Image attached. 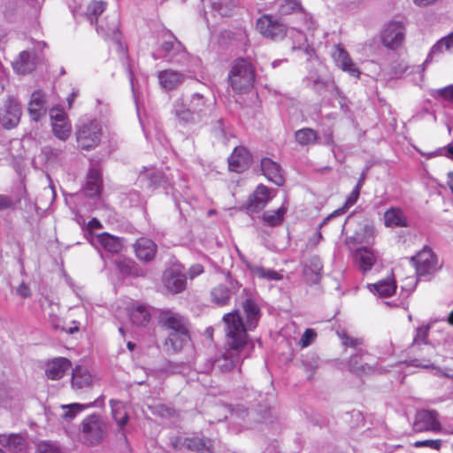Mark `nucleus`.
I'll use <instances>...</instances> for the list:
<instances>
[{
    "instance_id": "f257e3e1",
    "label": "nucleus",
    "mask_w": 453,
    "mask_h": 453,
    "mask_svg": "<svg viewBox=\"0 0 453 453\" xmlns=\"http://www.w3.org/2000/svg\"><path fill=\"white\" fill-rule=\"evenodd\" d=\"M246 317L247 327L238 310L224 314L222 320L225 324V335L226 349L223 355L224 371L232 370L239 362L240 352L246 347L249 341L247 330H252L260 319V309L251 297L246 298L242 303Z\"/></svg>"
},
{
    "instance_id": "f03ea898",
    "label": "nucleus",
    "mask_w": 453,
    "mask_h": 453,
    "mask_svg": "<svg viewBox=\"0 0 453 453\" xmlns=\"http://www.w3.org/2000/svg\"><path fill=\"white\" fill-rule=\"evenodd\" d=\"M157 319L158 325L167 332L165 345L173 353L180 352L191 341L188 319L171 310L162 311Z\"/></svg>"
},
{
    "instance_id": "7ed1b4c3",
    "label": "nucleus",
    "mask_w": 453,
    "mask_h": 453,
    "mask_svg": "<svg viewBox=\"0 0 453 453\" xmlns=\"http://www.w3.org/2000/svg\"><path fill=\"white\" fill-rule=\"evenodd\" d=\"M255 81L256 67L250 59L241 57L232 62L227 74V83L234 93L250 92Z\"/></svg>"
},
{
    "instance_id": "20e7f679",
    "label": "nucleus",
    "mask_w": 453,
    "mask_h": 453,
    "mask_svg": "<svg viewBox=\"0 0 453 453\" xmlns=\"http://www.w3.org/2000/svg\"><path fill=\"white\" fill-rule=\"evenodd\" d=\"M81 439L86 445L96 446L106 437L107 425L98 414L87 416L81 424Z\"/></svg>"
},
{
    "instance_id": "39448f33",
    "label": "nucleus",
    "mask_w": 453,
    "mask_h": 453,
    "mask_svg": "<svg viewBox=\"0 0 453 453\" xmlns=\"http://www.w3.org/2000/svg\"><path fill=\"white\" fill-rule=\"evenodd\" d=\"M411 262L418 277L432 275L441 267L436 254L428 246H425L415 256L411 257Z\"/></svg>"
},
{
    "instance_id": "423d86ee",
    "label": "nucleus",
    "mask_w": 453,
    "mask_h": 453,
    "mask_svg": "<svg viewBox=\"0 0 453 453\" xmlns=\"http://www.w3.org/2000/svg\"><path fill=\"white\" fill-rule=\"evenodd\" d=\"M257 31L265 38L276 41L287 35V26L271 14H263L256 23Z\"/></svg>"
},
{
    "instance_id": "0eeeda50",
    "label": "nucleus",
    "mask_w": 453,
    "mask_h": 453,
    "mask_svg": "<svg viewBox=\"0 0 453 453\" xmlns=\"http://www.w3.org/2000/svg\"><path fill=\"white\" fill-rule=\"evenodd\" d=\"M22 106L13 96H9L0 109V124L5 130L16 128L22 117Z\"/></svg>"
},
{
    "instance_id": "6e6552de",
    "label": "nucleus",
    "mask_w": 453,
    "mask_h": 453,
    "mask_svg": "<svg viewBox=\"0 0 453 453\" xmlns=\"http://www.w3.org/2000/svg\"><path fill=\"white\" fill-rule=\"evenodd\" d=\"M101 136L102 127L96 120L82 125L76 132L79 146L86 150L96 148L101 141Z\"/></svg>"
},
{
    "instance_id": "1a4fd4ad",
    "label": "nucleus",
    "mask_w": 453,
    "mask_h": 453,
    "mask_svg": "<svg viewBox=\"0 0 453 453\" xmlns=\"http://www.w3.org/2000/svg\"><path fill=\"white\" fill-rule=\"evenodd\" d=\"M380 40L388 50L399 49L405 40V27L400 21H391L381 31Z\"/></svg>"
},
{
    "instance_id": "9d476101",
    "label": "nucleus",
    "mask_w": 453,
    "mask_h": 453,
    "mask_svg": "<svg viewBox=\"0 0 453 453\" xmlns=\"http://www.w3.org/2000/svg\"><path fill=\"white\" fill-rule=\"evenodd\" d=\"M412 428L416 433L441 431L439 413L434 410H421L416 413Z\"/></svg>"
},
{
    "instance_id": "9b49d317",
    "label": "nucleus",
    "mask_w": 453,
    "mask_h": 453,
    "mask_svg": "<svg viewBox=\"0 0 453 453\" xmlns=\"http://www.w3.org/2000/svg\"><path fill=\"white\" fill-rule=\"evenodd\" d=\"M52 133L60 141H66L72 134V125L67 114L59 108H51L50 111Z\"/></svg>"
},
{
    "instance_id": "f8f14e48",
    "label": "nucleus",
    "mask_w": 453,
    "mask_h": 453,
    "mask_svg": "<svg viewBox=\"0 0 453 453\" xmlns=\"http://www.w3.org/2000/svg\"><path fill=\"white\" fill-rule=\"evenodd\" d=\"M332 58L335 62L336 65L339 68H341L343 72L348 73L349 75L355 78L360 77V69L353 62L349 54L342 44H336L333 47Z\"/></svg>"
},
{
    "instance_id": "ddd939ff",
    "label": "nucleus",
    "mask_w": 453,
    "mask_h": 453,
    "mask_svg": "<svg viewBox=\"0 0 453 453\" xmlns=\"http://www.w3.org/2000/svg\"><path fill=\"white\" fill-rule=\"evenodd\" d=\"M46 95L42 89L35 90L27 104V112L35 122L40 121L47 112Z\"/></svg>"
},
{
    "instance_id": "4468645a",
    "label": "nucleus",
    "mask_w": 453,
    "mask_h": 453,
    "mask_svg": "<svg viewBox=\"0 0 453 453\" xmlns=\"http://www.w3.org/2000/svg\"><path fill=\"white\" fill-rule=\"evenodd\" d=\"M251 161V155L246 148L235 147L228 157V167L232 172L242 173L250 165Z\"/></svg>"
},
{
    "instance_id": "2eb2a0df",
    "label": "nucleus",
    "mask_w": 453,
    "mask_h": 453,
    "mask_svg": "<svg viewBox=\"0 0 453 453\" xmlns=\"http://www.w3.org/2000/svg\"><path fill=\"white\" fill-rule=\"evenodd\" d=\"M133 248L136 257L143 262L152 261L157 253V244L146 237L138 238L133 244Z\"/></svg>"
},
{
    "instance_id": "dca6fc26",
    "label": "nucleus",
    "mask_w": 453,
    "mask_h": 453,
    "mask_svg": "<svg viewBox=\"0 0 453 453\" xmlns=\"http://www.w3.org/2000/svg\"><path fill=\"white\" fill-rule=\"evenodd\" d=\"M273 198L270 189L265 185H258L247 201V209L252 212L263 210Z\"/></svg>"
},
{
    "instance_id": "f3484780",
    "label": "nucleus",
    "mask_w": 453,
    "mask_h": 453,
    "mask_svg": "<svg viewBox=\"0 0 453 453\" xmlns=\"http://www.w3.org/2000/svg\"><path fill=\"white\" fill-rule=\"evenodd\" d=\"M71 367L72 362L68 358L56 357L46 363L45 375L49 380H58L62 379Z\"/></svg>"
},
{
    "instance_id": "a211bd4d",
    "label": "nucleus",
    "mask_w": 453,
    "mask_h": 453,
    "mask_svg": "<svg viewBox=\"0 0 453 453\" xmlns=\"http://www.w3.org/2000/svg\"><path fill=\"white\" fill-rule=\"evenodd\" d=\"M71 385L72 388L74 390H82L91 388L93 380L88 370L81 365H76L73 369Z\"/></svg>"
},
{
    "instance_id": "6ab92c4d",
    "label": "nucleus",
    "mask_w": 453,
    "mask_h": 453,
    "mask_svg": "<svg viewBox=\"0 0 453 453\" xmlns=\"http://www.w3.org/2000/svg\"><path fill=\"white\" fill-rule=\"evenodd\" d=\"M261 169L263 174L266 179L277 186L284 184V177L281 173V168L279 164L273 161L271 158L265 157L261 160Z\"/></svg>"
},
{
    "instance_id": "aec40b11",
    "label": "nucleus",
    "mask_w": 453,
    "mask_h": 453,
    "mask_svg": "<svg viewBox=\"0 0 453 453\" xmlns=\"http://www.w3.org/2000/svg\"><path fill=\"white\" fill-rule=\"evenodd\" d=\"M368 289L379 297H390L396 291V282L393 276L388 277L373 284L367 285Z\"/></svg>"
},
{
    "instance_id": "412c9836",
    "label": "nucleus",
    "mask_w": 453,
    "mask_h": 453,
    "mask_svg": "<svg viewBox=\"0 0 453 453\" xmlns=\"http://www.w3.org/2000/svg\"><path fill=\"white\" fill-rule=\"evenodd\" d=\"M164 283L170 293L178 294L186 288V276L172 270L166 271L164 273Z\"/></svg>"
},
{
    "instance_id": "4be33fe9",
    "label": "nucleus",
    "mask_w": 453,
    "mask_h": 453,
    "mask_svg": "<svg viewBox=\"0 0 453 453\" xmlns=\"http://www.w3.org/2000/svg\"><path fill=\"white\" fill-rule=\"evenodd\" d=\"M383 222L387 227H407L409 226L404 212L398 207L388 208L384 212Z\"/></svg>"
},
{
    "instance_id": "5701e85b",
    "label": "nucleus",
    "mask_w": 453,
    "mask_h": 453,
    "mask_svg": "<svg viewBox=\"0 0 453 453\" xmlns=\"http://www.w3.org/2000/svg\"><path fill=\"white\" fill-rule=\"evenodd\" d=\"M12 66L15 73L24 75L35 70V62L29 51L23 50L13 60Z\"/></svg>"
},
{
    "instance_id": "b1692460",
    "label": "nucleus",
    "mask_w": 453,
    "mask_h": 453,
    "mask_svg": "<svg viewBox=\"0 0 453 453\" xmlns=\"http://www.w3.org/2000/svg\"><path fill=\"white\" fill-rule=\"evenodd\" d=\"M160 85L166 90L177 88L184 80V75L177 71L166 69L158 73Z\"/></svg>"
},
{
    "instance_id": "393cba45",
    "label": "nucleus",
    "mask_w": 453,
    "mask_h": 453,
    "mask_svg": "<svg viewBox=\"0 0 453 453\" xmlns=\"http://www.w3.org/2000/svg\"><path fill=\"white\" fill-rule=\"evenodd\" d=\"M355 257L363 273L370 272L377 260L374 252L366 247L357 249Z\"/></svg>"
},
{
    "instance_id": "a878e982",
    "label": "nucleus",
    "mask_w": 453,
    "mask_h": 453,
    "mask_svg": "<svg viewBox=\"0 0 453 453\" xmlns=\"http://www.w3.org/2000/svg\"><path fill=\"white\" fill-rule=\"evenodd\" d=\"M128 316L132 324L136 326H146L151 319L149 309L142 304L131 307L128 310Z\"/></svg>"
},
{
    "instance_id": "bb28decb",
    "label": "nucleus",
    "mask_w": 453,
    "mask_h": 453,
    "mask_svg": "<svg viewBox=\"0 0 453 453\" xmlns=\"http://www.w3.org/2000/svg\"><path fill=\"white\" fill-rule=\"evenodd\" d=\"M96 237L98 242L107 252L119 253L123 248L122 240L107 232L101 233Z\"/></svg>"
},
{
    "instance_id": "cd10ccee",
    "label": "nucleus",
    "mask_w": 453,
    "mask_h": 453,
    "mask_svg": "<svg viewBox=\"0 0 453 453\" xmlns=\"http://www.w3.org/2000/svg\"><path fill=\"white\" fill-rule=\"evenodd\" d=\"M288 207L282 204L279 209L273 211H265L261 216V220L265 226L276 227L280 226L285 219Z\"/></svg>"
},
{
    "instance_id": "c85d7f7f",
    "label": "nucleus",
    "mask_w": 453,
    "mask_h": 453,
    "mask_svg": "<svg viewBox=\"0 0 453 453\" xmlns=\"http://www.w3.org/2000/svg\"><path fill=\"white\" fill-rule=\"evenodd\" d=\"M102 179L98 171L91 169L88 174L85 191L88 196H98L102 191Z\"/></svg>"
},
{
    "instance_id": "c756f323",
    "label": "nucleus",
    "mask_w": 453,
    "mask_h": 453,
    "mask_svg": "<svg viewBox=\"0 0 453 453\" xmlns=\"http://www.w3.org/2000/svg\"><path fill=\"white\" fill-rule=\"evenodd\" d=\"M231 298L230 288L224 285L219 284L211 291V299L213 303L219 307L226 306L229 303Z\"/></svg>"
},
{
    "instance_id": "7c9ffc66",
    "label": "nucleus",
    "mask_w": 453,
    "mask_h": 453,
    "mask_svg": "<svg viewBox=\"0 0 453 453\" xmlns=\"http://www.w3.org/2000/svg\"><path fill=\"white\" fill-rule=\"evenodd\" d=\"M112 418L117 422L119 427L123 429L128 422V413L122 403L119 401L111 400Z\"/></svg>"
},
{
    "instance_id": "2f4dec72",
    "label": "nucleus",
    "mask_w": 453,
    "mask_h": 453,
    "mask_svg": "<svg viewBox=\"0 0 453 453\" xmlns=\"http://www.w3.org/2000/svg\"><path fill=\"white\" fill-rule=\"evenodd\" d=\"M295 139L302 146L312 145L318 142L319 134L312 128L304 127L295 133Z\"/></svg>"
},
{
    "instance_id": "473e14b6",
    "label": "nucleus",
    "mask_w": 453,
    "mask_h": 453,
    "mask_svg": "<svg viewBox=\"0 0 453 453\" xmlns=\"http://www.w3.org/2000/svg\"><path fill=\"white\" fill-rule=\"evenodd\" d=\"M107 3L102 0L90 2L86 10V17L92 25L97 24L98 17L106 10Z\"/></svg>"
},
{
    "instance_id": "72a5a7b5",
    "label": "nucleus",
    "mask_w": 453,
    "mask_h": 453,
    "mask_svg": "<svg viewBox=\"0 0 453 453\" xmlns=\"http://www.w3.org/2000/svg\"><path fill=\"white\" fill-rule=\"evenodd\" d=\"M246 266L255 276L260 279H266L269 280H280L282 274L273 269H267L263 266L252 265L250 263H246Z\"/></svg>"
},
{
    "instance_id": "f704fd0d",
    "label": "nucleus",
    "mask_w": 453,
    "mask_h": 453,
    "mask_svg": "<svg viewBox=\"0 0 453 453\" xmlns=\"http://www.w3.org/2000/svg\"><path fill=\"white\" fill-rule=\"evenodd\" d=\"M367 354L366 351H360L359 354L350 357L349 360V371L357 375H363L370 371V367L367 365H361V357L363 355Z\"/></svg>"
},
{
    "instance_id": "c9c22d12",
    "label": "nucleus",
    "mask_w": 453,
    "mask_h": 453,
    "mask_svg": "<svg viewBox=\"0 0 453 453\" xmlns=\"http://www.w3.org/2000/svg\"><path fill=\"white\" fill-rule=\"evenodd\" d=\"M173 111L175 116L181 121H190L193 119V111L188 106H185L182 99H178L173 104Z\"/></svg>"
},
{
    "instance_id": "e433bc0d",
    "label": "nucleus",
    "mask_w": 453,
    "mask_h": 453,
    "mask_svg": "<svg viewBox=\"0 0 453 453\" xmlns=\"http://www.w3.org/2000/svg\"><path fill=\"white\" fill-rule=\"evenodd\" d=\"M363 180H364V177H362L357 184L356 185V187L354 188V189L350 192V194L348 196L346 201H345V203H344V206L343 208L342 209H338L336 210L333 214V215H339V214H342V213H344L346 209L349 208L350 206H352L358 199L359 197V195H360V190H361V187H362V184H363Z\"/></svg>"
},
{
    "instance_id": "4c0bfd02",
    "label": "nucleus",
    "mask_w": 453,
    "mask_h": 453,
    "mask_svg": "<svg viewBox=\"0 0 453 453\" xmlns=\"http://www.w3.org/2000/svg\"><path fill=\"white\" fill-rule=\"evenodd\" d=\"M2 444L11 451H19L23 449L25 440L21 435L10 434L2 440Z\"/></svg>"
},
{
    "instance_id": "58836bf2",
    "label": "nucleus",
    "mask_w": 453,
    "mask_h": 453,
    "mask_svg": "<svg viewBox=\"0 0 453 453\" xmlns=\"http://www.w3.org/2000/svg\"><path fill=\"white\" fill-rule=\"evenodd\" d=\"M300 0H280L279 12L281 15H288L302 11Z\"/></svg>"
},
{
    "instance_id": "ea45409f",
    "label": "nucleus",
    "mask_w": 453,
    "mask_h": 453,
    "mask_svg": "<svg viewBox=\"0 0 453 453\" xmlns=\"http://www.w3.org/2000/svg\"><path fill=\"white\" fill-rule=\"evenodd\" d=\"M443 48H445L446 50L453 48V32L448 36H445L438 41L437 43L432 48V53H441Z\"/></svg>"
},
{
    "instance_id": "a19ab883",
    "label": "nucleus",
    "mask_w": 453,
    "mask_h": 453,
    "mask_svg": "<svg viewBox=\"0 0 453 453\" xmlns=\"http://www.w3.org/2000/svg\"><path fill=\"white\" fill-rule=\"evenodd\" d=\"M415 448L427 447L432 449L439 451L442 446V441L441 439H427L422 441H416L413 443Z\"/></svg>"
},
{
    "instance_id": "79ce46f5",
    "label": "nucleus",
    "mask_w": 453,
    "mask_h": 453,
    "mask_svg": "<svg viewBox=\"0 0 453 453\" xmlns=\"http://www.w3.org/2000/svg\"><path fill=\"white\" fill-rule=\"evenodd\" d=\"M205 106V99L202 95L194 94L189 102V107L193 113H198L203 111Z\"/></svg>"
},
{
    "instance_id": "37998d69",
    "label": "nucleus",
    "mask_w": 453,
    "mask_h": 453,
    "mask_svg": "<svg viewBox=\"0 0 453 453\" xmlns=\"http://www.w3.org/2000/svg\"><path fill=\"white\" fill-rule=\"evenodd\" d=\"M92 404H89L88 406L80 404V403H72L69 405H64L63 408L66 409V411L64 413V418L68 419H73L77 413L84 411L86 407H89Z\"/></svg>"
},
{
    "instance_id": "c03bdc74",
    "label": "nucleus",
    "mask_w": 453,
    "mask_h": 453,
    "mask_svg": "<svg viewBox=\"0 0 453 453\" xmlns=\"http://www.w3.org/2000/svg\"><path fill=\"white\" fill-rule=\"evenodd\" d=\"M203 438L199 437H186V449L192 451H199L204 447Z\"/></svg>"
},
{
    "instance_id": "a18cd8bd",
    "label": "nucleus",
    "mask_w": 453,
    "mask_h": 453,
    "mask_svg": "<svg viewBox=\"0 0 453 453\" xmlns=\"http://www.w3.org/2000/svg\"><path fill=\"white\" fill-rule=\"evenodd\" d=\"M342 343L346 347L357 348L363 344V339L358 337H353L346 333H342L340 335Z\"/></svg>"
},
{
    "instance_id": "49530a36",
    "label": "nucleus",
    "mask_w": 453,
    "mask_h": 453,
    "mask_svg": "<svg viewBox=\"0 0 453 453\" xmlns=\"http://www.w3.org/2000/svg\"><path fill=\"white\" fill-rule=\"evenodd\" d=\"M315 337L316 333L314 332L313 329H306L300 341L301 346L303 348L309 346L311 343V342L315 339Z\"/></svg>"
},
{
    "instance_id": "de8ad7c7",
    "label": "nucleus",
    "mask_w": 453,
    "mask_h": 453,
    "mask_svg": "<svg viewBox=\"0 0 453 453\" xmlns=\"http://www.w3.org/2000/svg\"><path fill=\"white\" fill-rule=\"evenodd\" d=\"M439 96L444 100L453 103V85H449L438 90Z\"/></svg>"
},
{
    "instance_id": "09e8293b",
    "label": "nucleus",
    "mask_w": 453,
    "mask_h": 453,
    "mask_svg": "<svg viewBox=\"0 0 453 453\" xmlns=\"http://www.w3.org/2000/svg\"><path fill=\"white\" fill-rule=\"evenodd\" d=\"M38 453H60V451L56 446L42 441L38 445Z\"/></svg>"
},
{
    "instance_id": "8fccbe9b",
    "label": "nucleus",
    "mask_w": 453,
    "mask_h": 453,
    "mask_svg": "<svg viewBox=\"0 0 453 453\" xmlns=\"http://www.w3.org/2000/svg\"><path fill=\"white\" fill-rule=\"evenodd\" d=\"M14 207V202L12 197L0 194V211L12 209Z\"/></svg>"
},
{
    "instance_id": "3c124183",
    "label": "nucleus",
    "mask_w": 453,
    "mask_h": 453,
    "mask_svg": "<svg viewBox=\"0 0 453 453\" xmlns=\"http://www.w3.org/2000/svg\"><path fill=\"white\" fill-rule=\"evenodd\" d=\"M171 446L175 450L186 449V438L174 437L171 440Z\"/></svg>"
},
{
    "instance_id": "603ef678",
    "label": "nucleus",
    "mask_w": 453,
    "mask_h": 453,
    "mask_svg": "<svg viewBox=\"0 0 453 453\" xmlns=\"http://www.w3.org/2000/svg\"><path fill=\"white\" fill-rule=\"evenodd\" d=\"M103 228L102 223L96 218L91 219L87 224V230L92 234L96 229Z\"/></svg>"
},
{
    "instance_id": "864d4df0",
    "label": "nucleus",
    "mask_w": 453,
    "mask_h": 453,
    "mask_svg": "<svg viewBox=\"0 0 453 453\" xmlns=\"http://www.w3.org/2000/svg\"><path fill=\"white\" fill-rule=\"evenodd\" d=\"M17 293L22 297H28L31 295L30 288L27 285L21 283L18 288Z\"/></svg>"
},
{
    "instance_id": "5fc2aeb1",
    "label": "nucleus",
    "mask_w": 453,
    "mask_h": 453,
    "mask_svg": "<svg viewBox=\"0 0 453 453\" xmlns=\"http://www.w3.org/2000/svg\"><path fill=\"white\" fill-rule=\"evenodd\" d=\"M198 453H215L214 448L211 442V441H204V447L201 449Z\"/></svg>"
},
{
    "instance_id": "6e6d98bb",
    "label": "nucleus",
    "mask_w": 453,
    "mask_h": 453,
    "mask_svg": "<svg viewBox=\"0 0 453 453\" xmlns=\"http://www.w3.org/2000/svg\"><path fill=\"white\" fill-rule=\"evenodd\" d=\"M203 272V268L201 265H194L190 269V273H189L190 278H194V277L201 274Z\"/></svg>"
},
{
    "instance_id": "4d7b16f0",
    "label": "nucleus",
    "mask_w": 453,
    "mask_h": 453,
    "mask_svg": "<svg viewBox=\"0 0 453 453\" xmlns=\"http://www.w3.org/2000/svg\"><path fill=\"white\" fill-rule=\"evenodd\" d=\"M426 336H427V330H425L422 328H418L417 335L413 340V343L417 342L419 338L422 339L423 341L426 340Z\"/></svg>"
},
{
    "instance_id": "13d9d810",
    "label": "nucleus",
    "mask_w": 453,
    "mask_h": 453,
    "mask_svg": "<svg viewBox=\"0 0 453 453\" xmlns=\"http://www.w3.org/2000/svg\"><path fill=\"white\" fill-rule=\"evenodd\" d=\"M78 96V92L77 91H73L68 96H67V104H68V108L71 109L73 107V104L75 100V98L77 97Z\"/></svg>"
},
{
    "instance_id": "bf43d9fd",
    "label": "nucleus",
    "mask_w": 453,
    "mask_h": 453,
    "mask_svg": "<svg viewBox=\"0 0 453 453\" xmlns=\"http://www.w3.org/2000/svg\"><path fill=\"white\" fill-rule=\"evenodd\" d=\"M438 0H413L414 4L418 6H427L429 4H434Z\"/></svg>"
},
{
    "instance_id": "052dcab7",
    "label": "nucleus",
    "mask_w": 453,
    "mask_h": 453,
    "mask_svg": "<svg viewBox=\"0 0 453 453\" xmlns=\"http://www.w3.org/2000/svg\"><path fill=\"white\" fill-rule=\"evenodd\" d=\"M444 156L450 160H453V144H449L445 147Z\"/></svg>"
},
{
    "instance_id": "680f3d73",
    "label": "nucleus",
    "mask_w": 453,
    "mask_h": 453,
    "mask_svg": "<svg viewBox=\"0 0 453 453\" xmlns=\"http://www.w3.org/2000/svg\"><path fill=\"white\" fill-rule=\"evenodd\" d=\"M161 48L165 52L169 53L173 49V42H165L162 43Z\"/></svg>"
},
{
    "instance_id": "e2e57ef3",
    "label": "nucleus",
    "mask_w": 453,
    "mask_h": 453,
    "mask_svg": "<svg viewBox=\"0 0 453 453\" xmlns=\"http://www.w3.org/2000/svg\"><path fill=\"white\" fill-rule=\"evenodd\" d=\"M446 183L453 194V172L448 173Z\"/></svg>"
},
{
    "instance_id": "0e129e2a",
    "label": "nucleus",
    "mask_w": 453,
    "mask_h": 453,
    "mask_svg": "<svg viewBox=\"0 0 453 453\" xmlns=\"http://www.w3.org/2000/svg\"><path fill=\"white\" fill-rule=\"evenodd\" d=\"M406 68H407L406 66H401L399 68H394L392 70V73L395 74V75H402L406 71Z\"/></svg>"
},
{
    "instance_id": "69168bd1",
    "label": "nucleus",
    "mask_w": 453,
    "mask_h": 453,
    "mask_svg": "<svg viewBox=\"0 0 453 453\" xmlns=\"http://www.w3.org/2000/svg\"><path fill=\"white\" fill-rule=\"evenodd\" d=\"M61 330H62V331H64V332H66V333H68V334H73V333H75V332H78V331H79V327H78V326H70V327H68V328H66V327H62V328H61Z\"/></svg>"
},
{
    "instance_id": "338daca9",
    "label": "nucleus",
    "mask_w": 453,
    "mask_h": 453,
    "mask_svg": "<svg viewBox=\"0 0 453 453\" xmlns=\"http://www.w3.org/2000/svg\"><path fill=\"white\" fill-rule=\"evenodd\" d=\"M441 375L446 378L453 379V370H450L449 372L440 371Z\"/></svg>"
},
{
    "instance_id": "774afa93",
    "label": "nucleus",
    "mask_w": 453,
    "mask_h": 453,
    "mask_svg": "<svg viewBox=\"0 0 453 453\" xmlns=\"http://www.w3.org/2000/svg\"><path fill=\"white\" fill-rule=\"evenodd\" d=\"M447 321L450 326H453V311L449 312Z\"/></svg>"
}]
</instances>
